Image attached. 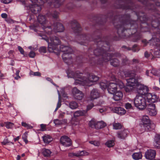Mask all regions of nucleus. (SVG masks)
Instances as JSON below:
<instances>
[{"instance_id":"49530a36","label":"nucleus","mask_w":160,"mask_h":160,"mask_svg":"<svg viewBox=\"0 0 160 160\" xmlns=\"http://www.w3.org/2000/svg\"><path fill=\"white\" fill-rule=\"evenodd\" d=\"M96 122L94 120H92L89 123V126L92 128H95Z\"/></svg>"},{"instance_id":"1a4fd4ad","label":"nucleus","mask_w":160,"mask_h":160,"mask_svg":"<svg viewBox=\"0 0 160 160\" xmlns=\"http://www.w3.org/2000/svg\"><path fill=\"white\" fill-rule=\"evenodd\" d=\"M148 91V87L143 85L138 84L136 86L137 92L140 95H145Z\"/></svg>"},{"instance_id":"37998d69","label":"nucleus","mask_w":160,"mask_h":160,"mask_svg":"<svg viewBox=\"0 0 160 160\" xmlns=\"http://www.w3.org/2000/svg\"><path fill=\"white\" fill-rule=\"evenodd\" d=\"M145 95H146V98L148 101V102L153 103V102H152V94L147 93Z\"/></svg>"},{"instance_id":"680f3d73","label":"nucleus","mask_w":160,"mask_h":160,"mask_svg":"<svg viewBox=\"0 0 160 160\" xmlns=\"http://www.w3.org/2000/svg\"><path fill=\"white\" fill-rule=\"evenodd\" d=\"M100 85L102 89L106 88L107 87V84L103 82H100Z\"/></svg>"},{"instance_id":"c9c22d12","label":"nucleus","mask_w":160,"mask_h":160,"mask_svg":"<svg viewBox=\"0 0 160 160\" xmlns=\"http://www.w3.org/2000/svg\"><path fill=\"white\" fill-rule=\"evenodd\" d=\"M142 122L143 123L141 125H146V124H148L150 122V119L148 116H144L143 117Z\"/></svg>"},{"instance_id":"9b49d317","label":"nucleus","mask_w":160,"mask_h":160,"mask_svg":"<svg viewBox=\"0 0 160 160\" xmlns=\"http://www.w3.org/2000/svg\"><path fill=\"white\" fill-rule=\"evenodd\" d=\"M72 93L73 97L75 99L81 100L84 97V95L83 93L76 87L73 88Z\"/></svg>"},{"instance_id":"774afa93","label":"nucleus","mask_w":160,"mask_h":160,"mask_svg":"<svg viewBox=\"0 0 160 160\" xmlns=\"http://www.w3.org/2000/svg\"><path fill=\"white\" fill-rule=\"evenodd\" d=\"M35 55V53L33 51H31L30 52L29 54V56L30 58H33Z\"/></svg>"},{"instance_id":"473e14b6","label":"nucleus","mask_w":160,"mask_h":160,"mask_svg":"<svg viewBox=\"0 0 160 160\" xmlns=\"http://www.w3.org/2000/svg\"><path fill=\"white\" fill-rule=\"evenodd\" d=\"M106 126V123L103 121L97 122L95 126V128L101 129L104 128Z\"/></svg>"},{"instance_id":"ddd939ff","label":"nucleus","mask_w":160,"mask_h":160,"mask_svg":"<svg viewBox=\"0 0 160 160\" xmlns=\"http://www.w3.org/2000/svg\"><path fill=\"white\" fill-rule=\"evenodd\" d=\"M60 142L65 147H69L72 145V142L71 139L66 136H62L61 138Z\"/></svg>"},{"instance_id":"13d9d810","label":"nucleus","mask_w":160,"mask_h":160,"mask_svg":"<svg viewBox=\"0 0 160 160\" xmlns=\"http://www.w3.org/2000/svg\"><path fill=\"white\" fill-rule=\"evenodd\" d=\"M39 50L40 53H45L46 52V48L44 46L42 47L39 48Z\"/></svg>"},{"instance_id":"a19ab883","label":"nucleus","mask_w":160,"mask_h":160,"mask_svg":"<svg viewBox=\"0 0 160 160\" xmlns=\"http://www.w3.org/2000/svg\"><path fill=\"white\" fill-rule=\"evenodd\" d=\"M69 106L72 109H75L78 107V105L76 102L72 101L69 103Z\"/></svg>"},{"instance_id":"c85d7f7f","label":"nucleus","mask_w":160,"mask_h":160,"mask_svg":"<svg viewBox=\"0 0 160 160\" xmlns=\"http://www.w3.org/2000/svg\"><path fill=\"white\" fill-rule=\"evenodd\" d=\"M87 113V111L85 110H78L74 112V117H78L81 116H84Z\"/></svg>"},{"instance_id":"79ce46f5","label":"nucleus","mask_w":160,"mask_h":160,"mask_svg":"<svg viewBox=\"0 0 160 160\" xmlns=\"http://www.w3.org/2000/svg\"><path fill=\"white\" fill-rule=\"evenodd\" d=\"M113 128L115 129H120L122 128L121 124L119 123H113Z\"/></svg>"},{"instance_id":"69168bd1","label":"nucleus","mask_w":160,"mask_h":160,"mask_svg":"<svg viewBox=\"0 0 160 160\" xmlns=\"http://www.w3.org/2000/svg\"><path fill=\"white\" fill-rule=\"evenodd\" d=\"M18 48L21 53L22 54L24 55V51L23 49L20 46H18Z\"/></svg>"},{"instance_id":"2eb2a0df","label":"nucleus","mask_w":160,"mask_h":160,"mask_svg":"<svg viewBox=\"0 0 160 160\" xmlns=\"http://www.w3.org/2000/svg\"><path fill=\"white\" fill-rule=\"evenodd\" d=\"M37 19L38 22L43 26L42 28L45 30H45H46L45 29V28H48V26L45 25L47 22L45 16L40 14L38 16Z\"/></svg>"},{"instance_id":"4468645a","label":"nucleus","mask_w":160,"mask_h":160,"mask_svg":"<svg viewBox=\"0 0 160 160\" xmlns=\"http://www.w3.org/2000/svg\"><path fill=\"white\" fill-rule=\"evenodd\" d=\"M71 26L72 29L75 33H78L82 30L79 24L76 20L72 21Z\"/></svg>"},{"instance_id":"f257e3e1","label":"nucleus","mask_w":160,"mask_h":160,"mask_svg":"<svg viewBox=\"0 0 160 160\" xmlns=\"http://www.w3.org/2000/svg\"><path fill=\"white\" fill-rule=\"evenodd\" d=\"M117 17L120 18L119 24L116 25L115 22H113V23L117 29V33L120 37L124 38L127 36L126 33H124L126 30L124 27L126 25L130 24L131 27H132L134 25L136 28L138 27L136 21L131 20L129 15L125 14L120 17L119 16Z\"/></svg>"},{"instance_id":"f3484780","label":"nucleus","mask_w":160,"mask_h":160,"mask_svg":"<svg viewBox=\"0 0 160 160\" xmlns=\"http://www.w3.org/2000/svg\"><path fill=\"white\" fill-rule=\"evenodd\" d=\"M117 85L114 83H110L107 87L108 92L111 94H113L117 91Z\"/></svg>"},{"instance_id":"6e6552de","label":"nucleus","mask_w":160,"mask_h":160,"mask_svg":"<svg viewBox=\"0 0 160 160\" xmlns=\"http://www.w3.org/2000/svg\"><path fill=\"white\" fill-rule=\"evenodd\" d=\"M98 79L99 78L98 77L93 75H89L88 78H85V79L83 80H81V81L84 82L85 85L90 86L92 85L91 83L96 82L98 81Z\"/></svg>"},{"instance_id":"2f4dec72","label":"nucleus","mask_w":160,"mask_h":160,"mask_svg":"<svg viewBox=\"0 0 160 160\" xmlns=\"http://www.w3.org/2000/svg\"><path fill=\"white\" fill-rule=\"evenodd\" d=\"M67 120L66 119L59 120L56 119L54 120V123L56 125H60L66 124L67 123Z\"/></svg>"},{"instance_id":"338daca9","label":"nucleus","mask_w":160,"mask_h":160,"mask_svg":"<svg viewBox=\"0 0 160 160\" xmlns=\"http://www.w3.org/2000/svg\"><path fill=\"white\" fill-rule=\"evenodd\" d=\"M40 126L42 131H44L46 130V125L42 124L40 125Z\"/></svg>"},{"instance_id":"603ef678","label":"nucleus","mask_w":160,"mask_h":160,"mask_svg":"<svg viewBox=\"0 0 160 160\" xmlns=\"http://www.w3.org/2000/svg\"><path fill=\"white\" fill-rule=\"evenodd\" d=\"M138 18H139L140 20L142 22V23L144 22L147 20V18L145 17V16H137Z\"/></svg>"},{"instance_id":"423d86ee","label":"nucleus","mask_w":160,"mask_h":160,"mask_svg":"<svg viewBox=\"0 0 160 160\" xmlns=\"http://www.w3.org/2000/svg\"><path fill=\"white\" fill-rule=\"evenodd\" d=\"M31 2L33 3H38L40 5H42L45 2H47L50 5L53 4L55 8H57L61 5L64 0H29Z\"/></svg>"},{"instance_id":"a18cd8bd","label":"nucleus","mask_w":160,"mask_h":160,"mask_svg":"<svg viewBox=\"0 0 160 160\" xmlns=\"http://www.w3.org/2000/svg\"><path fill=\"white\" fill-rule=\"evenodd\" d=\"M122 63L123 65L128 63V60L126 57L124 56L122 57Z\"/></svg>"},{"instance_id":"3c124183","label":"nucleus","mask_w":160,"mask_h":160,"mask_svg":"<svg viewBox=\"0 0 160 160\" xmlns=\"http://www.w3.org/2000/svg\"><path fill=\"white\" fill-rule=\"evenodd\" d=\"M89 143L92 144H93L95 146H98L100 145L99 142L97 141H89Z\"/></svg>"},{"instance_id":"20e7f679","label":"nucleus","mask_w":160,"mask_h":160,"mask_svg":"<svg viewBox=\"0 0 160 160\" xmlns=\"http://www.w3.org/2000/svg\"><path fill=\"white\" fill-rule=\"evenodd\" d=\"M45 32L48 34H50L51 32L53 30L55 32H61L64 30V28L63 25L58 22H54L53 25L46 28Z\"/></svg>"},{"instance_id":"052dcab7","label":"nucleus","mask_w":160,"mask_h":160,"mask_svg":"<svg viewBox=\"0 0 160 160\" xmlns=\"http://www.w3.org/2000/svg\"><path fill=\"white\" fill-rule=\"evenodd\" d=\"M94 107V105L93 103H91L87 106V109L85 111H87H87L91 109L93 107Z\"/></svg>"},{"instance_id":"c756f323","label":"nucleus","mask_w":160,"mask_h":160,"mask_svg":"<svg viewBox=\"0 0 160 160\" xmlns=\"http://www.w3.org/2000/svg\"><path fill=\"white\" fill-rule=\"evenodd\" d=\"M156 38H152L150 40V42L151 44L153 45H157L156 42H160V35L157 34Z\"/></svg>"},{"instance_id":"6e6d98bb","label":"nucleus","mask_w":160,"mask_h":160,"mask_svg":"<svg viewBox=\"0 0 160 160\" xmlns=\"http://www.w3.org/2000/svg\"><path fill=\"white\" fill-rule=\"evenodd\" d=\"M6 128L8 129L12 128L13 126V123L9 122H6Z\"/></svg>"},{"instance_id":"39448f33","label":"nucleus","mask_w":160,"mask_h":160,"mask_svg":"<svg viewBox=\"0 0 160 160\" xmlns=\"http://www.w3.org/2000/svg\"><path fill=\"white\" fill-rule=\"evenodd\" d=\"M134 104L139 110H143L147 106L146 99L142 96L137 95L134 100Z\"/></svg>"},{"instance_id":"f704fd0d","label":"nucleus","mask_w":160,"mask_h":160,"mask_svg":"<svg viewBox=\"0 0 160 160\" xmlns=\"http://www.w3.org/2000/svg\"><path fill=\"white\" fill-rule=\"evenodd\" d=\"M71 123L73 126H75L79 124V121L76 117H74L71 121Z\"/></svg>"},{"instance_id":"b1692460","label":"nucleus","mask_w":160,"mask_h":160,"mask_svg":"<svg viewBox=\"0 0 160 160\" xmlns=\"http://www.w3.org/2000/svg\"><path fill=\"white\" fill-rule=\"evenodd\" d=\"M127 85L132 87L134 86L137 82V80L135 77L130 78L127 79Z\"/></svg>"},{"instance_id":"4c0bfd02","label":"nucleus","mask_w":160,"mask_h":160,"mask_svg":"<svg viewBox=\"0 0 160 160\" xmlns=\"http://www.w3.org/2000/svg\"><path fill=\"white\" fill-rule=\"evenodd\" d=\"M142 154L141 152H136L132 155L133 158L135 160H138L141 158Z\"/></svg>"},{"instance_id":"6ab92c4d","label":"nucleus","mask_w":160,"mask_h":160,"mask_svg":"<svg viewBox=\"0 0 160 160\" xmlns=\"http://www.w3.org/2000/svg\"><path fill=\"white\" fill-rule=\"evenodd\" d=\"M100 96V94L98 90L93 89L91 92L89 98L92 101L97 99Z\"/></svg>"},{"instance_id":"0eeeda50","label":"nucleus","mask_w":160,"mask_h":160,"mask_svg":"<svg viewBox=\"0 0 160 160\" xmlns=\"http://www.w3.org/2000/svg\"><path fill=\"white\" fill-rule=\"evenodd\" d=\"M139 1L142 2L144 4H146L148 7V9L153 10L155 8V5L158 7H160V2H157L156 0H150L148 1L147 0H138Z\"/></svg>"},{"instance_id":"412c9836","label":"nucleus","mask_w":160,"mask_h":160,"mask_svg":"<svg viewBox=\"0 0 160 160\" xmlns=\"http://www.w3.org/2000/svg\"><path fill=\"white\" fill-rule=\"evenodd\" d=\"M71 54L63 53L62 57L63 61L67 64H69L72 62Z\"/></svg>"},{"instance_id":"dca6fc26","label":"nucleus","mask_w":160,"mask_h":160,"mask_svg":"<svg viewBox=\"0 0 160 160\" xmlns=\"http://www.w3.org/2000/svg\"><path fill=\"white\" fill-rule=\"evenodd\" d=\"M153 18L154 20L152 21L151 25L152 27L156 28L160 25V15L157 14Z\"/></svg>"},{"instance_id":"8fccbe9b","label":"nucleus","mask_w":160,"mask_h":160,"mask_svg":"<svg viewBox=\"0 0 160 160\" xmlns=\"http://www.w3.org/2000/svg\"><path fill=\"white\" fill-rule=\"evenodd\" d=\"M158 70L155 68L152 69L151 71V73L154 76H158Z\"/></svg>"},{"instance_id":"5fc2aeb1","label":"nucleus","mask_w":160,"mask_h":160,"mask_svg":"<svg viewBox=\"0 0 160 160\" xmlns=\"http://www.w3.org/2000/svg\"><path fill=\"white\" fill-rule=\"evenodd\" d=\"M22 125L26 128L28 129H32V127L30 125H29L25 122H22Z\"/></svg>"},{"instance_id":"864d4df0","label":"nucleus","mask_w":160,"mask_h":160,"mask_svg":"<svg viewBox=\"0 0 160 160\" xmlns=\"http://www.w3.org/2000/svg\"><path fill=\"white\" fill-rule=\"evenodd\" d=\"M81 38L83 40H87L88 41H91V40L89 38V37L87 36L86 35H82L80 36Z\"/></svg>"},{"instance_id":"bb28decb","label":"nucleus","mask_w":160,"mask_h":160,"mask_svg":"<svg viewBox=\"0 0 160 160\" xmlns=\"http://www.w3.org/2000/svg\"><path fill=\"white\" fill-rule=\"evenodd\" d=\"M107 51H106L105 52H104V53H103L102 56H103L102 57V60H103L105 62H107L109 60L110 61L111 59V58L112 57V56L110 54V53H107L106 52Z\"/></svg>"},{"instance_id":"4be33fe9","label":"nucleus","mask_w":160,"mask_h":160,"mask_svg":"<svg viewBox=\"0 0 160 160\" xmlns=\"http://www.w3.org/2000/svg\"><path fill=\"white\" fill-rule=\"evenodd\" d=\"M113 94V98L116 101H119L122 98L123 94L122 92L116 91Z\"/></svg>"},{"instance_id":"7c9ffc66","label":"nucleus","mask_w":160,"mask_h":160,"mask_svg":"<svg viewBox=\"0 0 160 160\" xmlns=\"http://www.w3.org/2000/svg\"><path fill=\"white\" fill-rule=\"evenodd\" d=\"M111 64L114 67H118L120 64V61L116 58H112L110 60Z\"/></svg>"},{"instance_id":"393cba45","label":"nucleus","mask_w":160,"mask_h":160,"mask_svg":"<svg viewBox=\"0 0 160 160\" xmlns=\"http://www.w3.org/2000/svg\"><path fill=\"white\" fill-rule=\"evenodd\" d=\"M155 147L158 149H160V135H156L154 138Z\"/></svg>"},{"instance_id":"a878e982","label":"nucleus","mask_w":160,"mask_h":160,"mask_svg":"<svg viewBox=\"0 0 160 160\" xmlns=\"http://www.w3.org/2000/svg\"><path fill=\"white\" fill-rule=\"evenodd\" d=\"M113 110L115 113L121 115L124 114L126 113L125 110L120 107L114 108Z\"/></svg>"},{"instance_id":"09e8293b","label":"nucleus","mask_w":160,"mask_h":160,"mask_svg":"<svg viewBox=\"0 0 160 160\" xmlns=\"http://www.w3.org/2000/svg\"><path fill=\"white\" fill-rule=\"evenodd\" d=\"M59 13L56 11H53L52 12L51 14L53 18H58V17Z\"/></svg>"},{"instance_id":"ea45409f","label":"nucleus","mask_w":160,"mask_h":160,"mask_svg":"<svg viewBox=\"0 0 160 160\" xmlns=\"http://www.w3.org/2000/svg\"><path fill=\"white\" fill-rule=\"evenodd\" d=\"M51 153V151L46 149H43L42 150V153L44 157H48L50 156Z\"/></svg>"},{"instance_id":"aec40b11","label":"nucleus","mask_w":160,"mask_h":160,"mask_svg":"<svg viewBox=\"0 0 160 160\" xmlns=\"http://www.w3.org/2000/svg\"><path fill=\"white\" fill-rule=\"evenodd\" d=\"M145 125H141V127L143 128L142 131L143 132L146 131H151L153 130L155 128V125L153 123H151L150 122L148 124H146Z\"/></svg>"},{"instance_id":"58836bf2","label":"nucleus","mask_w":160,"mask_h":160,"mask_svg":"<svg viewBox=\"0 0 160 160\" xmlns=\"http://www.w3.org/2000/svg\"><path fill=\"white\" fill-rule=\"evenodd\" d=\"M43 140L44 143H49L52 141L51 137L48 135H46L43 137Z\"/></svg>"},{"instance_id":"f8f14e48","label":"nucleus","mask_w":160,"mask_h":160,"mask_svg":"<svg viewBox=\"0 0 160 160\" xmlns=\"http://www.w3.org/2000/svg\"><path fill=\"white\" fill-rule=\"evenodd\" d=\"M147 110L148 112V114L151 116L156 115L157 112L156 110L155 105L153 103H150L147 105Z\"/></svg>"},{"instance_id":"4d7b16f0","label":"nucleus","mask_w":160,"mask_h":160,"mask_svg":"<svg viewBox=\"0 0 160 160\" xmlns=\"http://www.w3.org/2000/svg\"><path fill=\"white\" fill-rule=\"evenodd\" d=\"M132 86H129V85H127V86L125 88V91L127 92H131L132 89Z\"/></svg>"},{"instance_id":"7ed1b4c3","label":"nucleus","mask_w":160,"mask_h":160,"mask_svg":"<svg viewBox=\"0 0 160 160\" xmlns=\"http://www.w3.org/2000/svg\"><path fill=\"white\" fill-rule=\"evenodd\" d=\"M50 40L48 50L50 52H53L54 50H58V47L61 44V42L59 38L55 36H51Z\"/></svg>"},{"instance_id":"a211bd4d","label":"nucleus","mask_w":160,"mask_h":160,"mask_svg":"<svg viewBox=\"0 0 160 160\" xmlns=\"http://www.w3.org/2000/svg\"><path fill=\"white\" fill-rule=\"evenodd\" d=\"M128 133V131L126 129L122 130L117 132V137L121 139H125Z\"/></svg>"},{"instance_id":"72a5a7b5","label":"nucleus","mask_w":160,"mask_h":160,"mask_svg":"<svg viewBox=\"0 0 160 160\" xmlns=\"http://www.w3.org/2000/svg\"><path fill=\"white\" fill-rule=\"evenodd\" d=\"M126 77L130 78L135 77L136 74L134 71H130L126 72L125 73Z\"/></svg>"},{"instance_id":"bf43d9fd","label":"nucleus","mask_w":160,"mask_h":160,"mask_svg":"<svg viewBox=\"0 0 160 160\" xmlns=\"http://www.w3.org/2000/svg\"><path fill=\"white\" fill-rule=\"evenodd\" d=\"M152 102L154 103L157 100L158 97L155 94H152Z\"/></svg>"},{"instance_id":"f03ea898","label":"nucleus","mask_w":160,"mask_h":160,"mask_svg":"<svg viewBox=\"0 0 160 160\" xmlns=\"http://www.w3.org/2000/svg\"><path fill=\"white\" fill-rule=\"evenodd\" d=\"M95 42L97 43V48L94 51V54L96 56H102L106 51H108L110 46L106 42L101 41L100 37L97 39L95 40Z\"/></svg>"},{"instance_id":"0e129e2a","label":"nucleus","mask_w":160,"mask_h":160,"mask_svg":"<svg viewBox=\"0 0 160 160\" xmlns=\"http://www.w3.org/2000/svg\"><path fill=\"white\" fill-rule=\"evenodd\" d=\"M142 37V36L141 35H138L135 37V39L133 40V41L134 42H137L138 40L140 39Z\"/></svg>"},{"instance_id":"9d476101","label":"nucleus","mask_w":160,"mask_h":160,"mask_svg":"<svg viewBox=\"0 0 160 160\" xmlns=\"http://www.w3.org/2000/svg\"><path fill=\"white\" fill-rule=\"evenodd\" d=\"M30 3V5L29 6L32 12L35 14L39 13L41 10L40 6L42 5H40L38 3H37V2L36 3H34V2H33V3Z\"/></svg>"},{"instance_id":"cd10ccee","label":"nucleus","mask_w":160,"mask_h":160,"mask_svg":"<svg viewBox=\"0 0 160 160\" xmlns=\"http://www.w3.org/2000/svg\"><path fill=\"white\" fill-rule=\"evenodd\" d=\"M61 50L63 53H69V54H71L73 51L72 49L70 47L68 46H65L61 47Z\"/></svg>"},{"instance_id":"c03bdc74","label":"nucleus","mask_w":160,"mask_h":160,"mask_svg":"<svg viewBox=\"0 0 160 160\" xmlns=\"http://www.w3.org/2000/svg\"><path fill=\"white\" fill-rule=\"evenodd\" d=\"M105 145L108 147H111L114 145V143L113 140H109L107 142Z\"/></svg>"},{"instance_id":"de8ad7c7","label":"nucleus","mask_w":160,"mask_h":160,"mask_svg":"<svg viewBox=\"0 0 160 160\" xmlns=\"http://www.w3.org/2000/svg\"><path fill=\"white\" fill-rule=\"evenodd\" d=\"M85 79V78H79V79H76L75 80L74 83V84L77 85L79 84H81V82H83L84 84V82L83 81H81V80H83Z\"/></svg>"},{"instance_id":"e433bc0d","label":"nucleus","mask_w":160,"mask_h":160,"mask_svg":"<svg viewBox=\"0 0 160 160\" xmlns=\"http://www.w3.org/2000/svg\"><path fill=\"white\" fill-rule=\"evenodd\" d=\"M128 5H127V6H125L124 5H122L119 7H117V8H121L123 9H132L131 6L132 5V2L131 1H128Z\"/></svg>"},{"instance_id":"5701e85b","label":"nucleus","mask_w":160,"mask_h":160,"mask_svg":"<svg viewBox=\"0 0 160 160\" xmlns=\"http://www.w3.org/2000/svg\"><path fill=\"white\" fill-rule=\"evenodd\" d=\"M73 157L75 156L77 157L80 158L81 157L88 156L89 155V153L85 151L82 150L79 151L77 152H73Z\"/></svg>"},{"instance_id":"e2e57ef3","label":"nucleus","mask_w":160,"mask_h":160,"mask_svg":"<svg viewBox=\"0 0 160 160\" xmlns=\"http://www.w3.org/2000/svg\"><path fill=\"white\" fill-rule=\"evenodd\" d=\"M125 108L127 109H130L132 108V107L131 104L127 103L125 104Z\"/></svg>"}]
</instances>
